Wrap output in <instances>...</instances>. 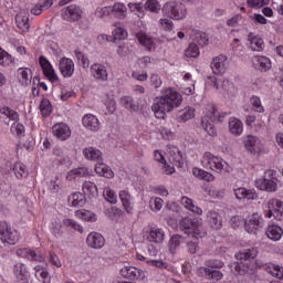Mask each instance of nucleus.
<instances>
[{"mask_svg": "<svg viewBox=\"0 0 283 283\" xmlns=\"http://www.w3.org/2000/svg\"><path fill=\"white\" fill-rule=\"evenodd\" d=\"M185 56L186 59H197V56H200V48H198V44L190 43L185 50Z\"/></svg>", "mask_w": 283, "mask_h": 283, "instance_id": "nucleus-49", "label": "nucleus"}, {"mask_svg": "<svg viewBox=\"0 0 283 283\" xmlns=\"http://www.w3.org/2000/svg\"><path fill=\"white\" fill-rule=\"evenodd\" d=\"M15 23L22 32H28V30H30V18L27 14L15 15Z\"/></svg>", "mask_w": 283, "mask_h": 283, "instance_id": "nucleus-40", "label": "nucleus"}, {"mask_svg": "<svg viewBox=\"0 0 283 283\" xmlns=\"http://www.w3.org/2000/svg\"><path fill=\"white\" fill-rule=\"evenodd\" d=\"M208 222L212 229H222V219L220 214L216 211L208 212Z\"/></svg>", "mask_w": 283, "mask_h": 283, "instance_id": "nucleus-36", "label": "nucleus"}, {"mask_svg": "<svg viewBox=\"0 0 283 283\" xmlns=\"http://www.w3.org/2000/svg\"><path fill=\"white\" fill-rule=\"evenodd\" d=\"M179 229L189 235V249H198L200 238H202V219L185 217L179 220Z\"/></svg>", "mask_w": 283, "mask_h": 283, "instance_id": "nucleus-2", "label": "nucleus"}, {"mask_svg": "<svg viewBox=\"0 0 283 283\" xmlns=\"http://www.w3.org/2000/svg\"><path fill=\"white\" fill-rule=\"evenodd\" d=\"M62 224L74 229V231H77L78 233H83V227L73 219H63Z\"/></svg>", "mask_w": 283, "mask_h": 283, "instance_id": "nucleus-60", "label": "nucleus"}, {"mask_svg": "<svg viewBox=\"0 0 283 283\" xmlns=\"http://www.w3.org/2000/svg\"><path fill=\"white\" fill-rule=\"evenodd\" d=\"M168 244L170 249H178L180 244H185V239L181 235L175 234L170 238Z\"/></svg>", "mask_w": 283, "mask_h": 283, "instance_id": "nucleus-61", "label": "nucleus"}, {"mask_svg": "<svg viewBox=\"0 0 283 283\" xmlns=\"http://www.w3.org/2000/svg\"><path fill=\"white\" fill-rule=\"evenodd\" d=\"M243 145L247 151H250V154H260V151H262V140H260V138L256 136H245L243 139Z\"/></svg>", "mask_w": 283, "mask_h": 283, "instance_id": "nucleus-10", "label": "nucleus"}, {"mask_svg": "<svg viewBox=\"0 0 283 283\" xmlns=\"http://www.w3.org/2000/svg\"><path fill=\"white\" fill-rule=\"evenodd\" d=\"M211 171H216L217 174H222V171H224L226 174H229L231 171V167L224 159L217 157Z\"/></svg>", "mask_w": 283, "mask_h": 283, "instance_id": "nucleus-34", "label": "nucleus"}, {"mask_svg": "<svg viewBox=\"0 0 283 283\" xmlns=\"http://www.w3.org/2000/svg\"><path fill=\"white\" fill-rule=\"evenodd\" d=\"M18 74L20 76V83L21 85H24V87H27V85H30V83H32V70L28 67L19 69Z\"/></svg>", "mask_w": 283, "mask_h": 283, "instance_id": "nucleus-39", "label": "nucleus"}, {"mask_svg": "<svg viewBox=\"0 0 283 283\" xmlns=\"http://www.w3.org/2000/svg\"><path fill=\"white\" fill-rule=\"evenodd\" d=\"M17 255L20 258H27L28 260H32L33 262H43L45 259L43 255L34 252V250L31 249H18Z\"/></svg>", "mask_w": 283, "mask_h": 283, "instance_id": "nucleus-26", "label": "nucleus"}, {"mask_svg": "<svg viewBox=\"0 0 283 283\" xmlns=\"http://www.w3.org/2000/svg\"><path fill=\"white\" fill-rule=\"evenodd\" d=\"M87 176H90V169H87V167H77L66 174V180L72 182V180H78V178H87Z\"/></svg>", "mask_w": 283, "mask_h": 283, "instance_id": "nucleus-24", "label": "nucleus"}, {"mask_svg": "<svg viewBox=\"0 0 283 283\" xmlns=\"http://www.w3.org/2000/svg\"><path fill=\"white\" fill-rule=\"evenodd\" d=\"M256 189L260 191H269L273 193L277 191V182H275V178L268 179L266 177L259 178L254 181Z\"/></svg>", "mask_w": 283, "mask_h": 283, "instance_id": "nucleus-13", "label": "nucleus"}, {"mask_svg": "<svg viewBox=\"0 0 283 283\" xmlns=\"http://www.w3.org/2000/svg\"><path fill=\"white\" fill-rule=\"evenodd\" d=\"M244 224L248 233H258L264 227V219L258 213H252L245 219Z\"/></svg>", "mask_w": 283, "mask_h": 283, "instance_id": "nucleus-8", "label": "nucleus"}, {"mask_svg": "<svg viewBox=\"0 0 283 283\" xmlns=\"http://www.w3.org/2000/svg\"><path fill=\"white\" fill-rule=\"evenodd\" d=\"M120 104L130 112H138V105L134 103V98L130 96H124L120 98Z\"/></svg>", "mask_w": 283, "mask_h": 283, "instance_id": "nucleus-54", "label": "nucleus"}, {"mask_svg": "<svg viewBox=\"0 0 283 283\" xmlns=\"http://www.w3.org/2000/svg\"><path fill=\"white\" fill-rule=\"evenodd\" d=\"M248 42L252 52H262L264 50V40L255 33L248 34Z\"/></svg>", "mask_w": 283, "mask_h": 283, "instance_id": "nucleus-20", "label": "nucleus"}, {"mask_svg": "<svg viewBox=\"0 0 283 283\" xmlns=\"http://www.w3.org/2000/svg\"><path fill=\"white\" fill-rule=\"evenodd\" d=\"M181 205H182V207H185V209L192 211V213H197V216H202V209H200L198 206L193 205L192 199H189L188 197H182Z\"/></svg>", "mask_w": 283, "mask_h": 283, "instance_id": "nucleus-42", "label": "nucleus"}, {"mask_svg": "<svg viewBox=\"0 0 283 283\" xmlns=\"http://www.w3.org/2000/svg\"><path fill=\"white\" fill-rule=\"evenodd\" d=\"M82 191L84 196H88V198L98 197V187H96L92 181H84L82 186Z\"/></svg>", "mask_w": 283, "mask_h": 283, "instance_id": "nucleus-35", "label": "nucleus"}, {"mask_svg": "<svg viewBox=\"0 0 283 283\" xmlns=\"http://www.w3.org/2000/svg\"><path fill=\"white\" fill-rule=\"evenodd\" d=\"M91 74L96 81H107L109 73L107 72V66L101 63H94L91 66Z\"/></svg>", "mask_w": 283, "mask_h": 283, "instance_id": "nucleus-17", "label": "nucleus"}, {"mask_svg": "<svg viewBox=\"0 0 283 283\" xmlns=\"http://www.w3.org/2000/svg\"><path fill=\"white\" fill-rule=\"evenodd\" d=\"M0 113L7 116L10 120H19V113L8 106L1 107Z\"/></svg>", "mask_w": 283, "mask_h": 283, "instance_id": "nucleus-57", "label": "nucleus"}, {"mask_svg": "<svg viewBox=\"0 0 283 283\" xmlns=\"http://www.w3.org/2000/svg\"><path fill=\"white\" fill-rule=\"evenodd\" d=\"M51 233H52L55 238H61V237H63V226L61 224V222L55 221V222L52 223Z\"/></svg>", "mask_w": 283, "mask_h": 283, "instance_id": "nucleus-62", "label": "nucleus"}, {"mask_svg": "<svg viewBox=\"0 0 283 283\" xmlns=\"http://www.w3.org/2000/svg\"><path fill=\"white\" fill-rule=\"evenodd\" d=\"M145 10H148V12H153L155 14H158L160 12V3L158 0H148L144 4Z\"/></svg>", "mask_w": 283, "mask_h": 283, "instance_id": "nucleus-56", "label": "nucleus"}, {"mask_svg": "<svg viewBox=\"0 0 283 283\" xmlns=\"http://www.w3.org/2000/svg\"><path fill=\"white\" fill-rule=\"evenodd\" d=\"M0 240L4 247H14L19 242V232L12 230V227L6 221L0 222Z\"/></svg>", "mask_w": 283, "mask_h": 283, "instance_id": "nucleus-5", "label": "nucleus"}, {"mask_svg": "<svg viewBox=\"0 0 283 283\" xmlns=\"http://www.w3.org/2000/svg\"><path fill=\"white\" fill-rule=\"evenodd\" d=\"M52 134L59 140H67L72 136V129L65 123H57L52 126Z\"/></svg>", "mask_w": 283, "mask_h": 283, "instance_id": "nucleus-11", "label": "nucleus"}, {"mask_svg": "<svg viewBox=\"0 0 283 283\" xmlns=\"http://www.w3.org/2000/svg\"><path fill=\"white\" fill-rule=\"evenodd\" d=\"M266 273L276 277V280H283V268L280 265H275L273 263H269L264 265Z\"/></svg>", "mask_w": 283, "mask_h": 283, "instance_id": "nucleus-37", "label": "nucleus"}, {"mask_svg": "<svg viewBox=\"0 0 283 283\" xmlns=\"http://www.w3.org/2000/svg\"><path fill=\"white\" fill-rule=\"evenodd\" d=\"M146 235L149 242H155V244H161L165 241V231L157 227L146 228Z\"/></svg>", "mask_w": 283, "mask_h": 283, "instance_id": "nucleus-15", "label": "nucleus"}, {"mask_svg": "<svg viewBox=\"0 0 283 283\" xmlns=\"http://www.w3.org/2000/svg\"><path fill=\"white\" fill-rule=\"evenodd\" d=\"M211 70L213 74H217V76L226 74L227 70H229V61L227 55L220 54L213 57L211 62Z\"/></svg>", "mask_w": 283, "mask_h": 283, "instance_id": "nucleus-9", "label": "nucleus"}, {"mask_svg": "<svg viewBox=\"0 0 283 283\" xmlns=\"http://www.w3.org/2000/svg\"><path fill=\"white\" fill-rule=\"evenodd\" d=\"M234 196L238 200H255L258 195L253 190H247V188H237L234 190Z\"/></svg>", "mask_w": 283, "mask_h": 283, "instance_id": "nucleus-33", "label": "nucleus"}, {"mask_svg": "<svg viewBox=\"0 0 283 283\" xmlns=\"http://www.w3.org/2000/svg\"><path fill=\"white\" fill-rule=\"evenodd\" d=\"M218 156L211 154V153H205L201 159V165L205 169H213V165L217 160Z\"/></svg>", "mask_w": 283, "mask_h": 283, "instance_id": "nucleus-44", "label": "nucleus"}, {"mask_svg": "<svg viewBox=\"0 0 283 283\" xmlns=\"http://www.w3.org/2000/svg\"><path fill=\"white\" fill-rule=\"evenodd\" d=\"M128 9L139 18L145 17V3L143 2H130L128 3Z\"/></svg>", "mask_w": 283, "mask_h": 283, "instance_id": "nucleus-47", "label": "nucleus"}, {"mask_svg": "<svg viewBox=\"0 0 283 283\" xmlns=\"http://www.w3.org/2000/svg\"><path fill=\"white\" fill-rule=\"evenodd\" d=\"M229 132L233 134V136H242L244 132V124L239 118L232 117L229 120Z\"/></svg>", "mask_w": 283, "mask_h": 283, "instance_id": "nucleus-30", "label": "nucleus"}, {"mask_svg": "<svg viewBox=\"0 0 283 283\" xmlns=\"http://www.w3.org/2000/svg\"><path fill=\"white\" fill-rule=\"evenodd\" d=\"M86 242L91 249H103L105 247V238L98 232H91L86 238Z\"/></svg>", "mask_w": 283, "mask_h": 283, "instance_id": "nucleus-19", "label": "nucleus"}, {"mask_svg": "<svg viewBox=\"0 0 283 283\" xmlns=\"http://www.w3.org/2000/svg\"><path fill=\"white\" fill-rule=\"evenodd\" d=\"M59 70L64 78H72L74 76V61L69 57H62L59 62Z\"/></svg>", "mask_w": 283, "mask_h": 283, "instance_id": "nucleus-14", "label": "nucleus"}, {"mask_svg": "<svg viewBox=\"0 0 283 283\" xmlns=\"http://www.w3.org/2000/svg\"><path fill=\"white\" fill-rule=\"evenodd\" d=\"M82 123L86 129H90L91 132H98L101 129V122L98 120V117L96 115L86 114L82 118Z\"/></svg>", "mask_w": 283, "mask_h": 283, "instance_id": "nucleus-22", "label": "nucleus"}, {"mask_svg": "<svg viewBox=\"0 0 283 283\" xmlns=\"http://www.w3.org/2000/svg\"><path fill=\"white\" fill-rule=\"evenodd\" d=\"M118 196L126 213H134V197L132 193L128 190H120Z\"/></svg>", "mask_w": 283, "mask_h": 283, "instance_id": "nucleus-18", "label": "nucleus"}, {"mask_svg": "<svg viewBox=\"0 0 283 283\" xmlns=\"http://www.w3.org/2000/svg\"><path fill=\"white\" fill-rule=\"evenodd\" d=\"M95 174H97V176H102L103 178H114V171L103 161H98L96 164Z\"/></svg>", "mask_w": 283, "mask_h": 283, "instance_id": "nucleus-32", "label": "nucleus"}, {"mask_svg": "<svg viewBox=\"0 0 283 283\" xmlns=\"http://www.w3.org/2000/svg\"><path fill=\"white\" fill-rule=\"evenodd\" d=\"M196 116V109L191 106H187L177 113L178 123H187V120H191Z\"/></svg>", "mask_w": 283, "mask_h": 283, "instance_id": "nucleus-29", "label": "nucleus"}, {"mask_svg": "<svg viewBox=\"0 0 283 283\" xmlns=\"http://www.w3.org/2000/svg\"><path fill=\"white\" fill-rule=\"evenodd\" d=\"M63 14L66 21H80L81 17L83 15V11L75 4H71L64 10Z\"/></svg>", "mask_w": 283, "mask_h": 283, "instance_id": "nucleus-23", "label": "nucleus"}, {"mask_svg": "<svg viewBox=\"0 0 283 283\" xmlns=\"http://www.w3.org/2000/svg\"><path fill=\"white\" fill-rule=\"evenodd\" d=\"M198 274L206 277V280H216V282H220L224 274H222L219 270H213L211 268H199Z\"/></svg>", "mask_w": 283, "mask_h": 283, "instance_id": "nucleus-21", "label": "nucleus"}, {"mask_svg": "<svg viewBox=\"0 0 283 283\" xmlns=\"http://www.w3.org/2000/svg\"><path fill=\"white\" fill-rule=\"evenodd\" d=\"M74 54H75L80 65L82 67H84V70H87V67H90V59H87V55H85V53H83L81 51H74Z\"/></svg>", "mask_w": 283, "mask_h": 283, "instance_id": "nucleus-58", "label": "nucleus"}, {"mask_svg": "<svg viewBox=\"0 0 283 283\" xmlns=\"http://www.w3.org/2000/svg\"><path fill=\"white\" fill-rule=\"evenodd\" d=\"M283 230L280 226H270L266 230V235L270 240L277 242V240L282 239Z\"/></svg>", "mask_w": 283, "mask_h": 283, "instance_id": "nucleus-38", "label": "nucleus"}, {"mask_svg": "<svg viewBox=\"0 0 283 283\" xmlns=\"http://www.w3.org/2000/svg\"><path fill=\"white\" fill-rule=\"evenodd\" d=\"M161 10L164 17H168V19L181 21L182 19L187 18V7H185V4H182L181 2H166Z\"/></svg>", "mask_w": 283, "mask_h": 283, "instance_id": "nucleus-4", "label": "nucleus"}, {"mask_svg": "<svg viewBox=\"0 0 283 283\" xmlns=\"http://www.w3.org/2000/svg\"><path fill=\"white\" fill-rule=\"evenodd\" d=\"M237 260L242 262H247V260H255L258 258V250L256 249H243L235 254Z\"/></svg>", "mask_w": 283, "mask_h": 283, "instance_id": "nucleus-31", "label": "nucleus"}, {"mask_svg": "<svg viewBox=\"0 0 283 283\" xmlns=\"http://www.w3.org/2000/svg\"><path fill=\"white\" fill-rule=\"evenodd\" d=\"M40 112L43 118H48L52 114V103L48 98H43L40 103Z\"/></svg>", "mask_w": 283, "mask_h": 283, "instance_id": "nucleus-50", "label": "nucleus"}, {"mask_svg": "<svg viewBox=\"0 0 283 283\" xmlns=\"http://www.w3.org/2000/svg\"><path fill=\"white\" fill-rule=\"evenodd\" d=\"M13 171L19 180L22 178H28V168L23 165V163H15L13 166Z\"/></svg>", "mask_w": 283, "mask_h": 283, "instance_id": "nucleus-48", "label": "nucleus"}, {"mask_svg": "<svg viewBox=\"0 0 283 283\" xmlns=\"http://www.w3.org/2000/svg\"><path fill=\"white\" fill-rule=\"evenodd\" d=\"M69 202H71L72 207H83L85 205V196L81 192H74L69 198Z\"/></svg>", "mask_w": 283, "mask_h": 283, "instance_id": "nucleus-52", "label": "nucleus"}, {"mask_svg": "<svg viewBox=\"0 0 283 283\" xmlns=\"http://www.w3.org/2000/svg\"><path fill=\"white\" fill-rule=\"evenodd\" d=\"M13 273L17 276V279L21 280L22 282L28 280V269L23 263H15L13 265Z\"/></svg>", "mask_w": 283, "mask_h": 283, "instance_id": "nucleus-41", "label": "nucleus"}, {"mask_svg": "<svg viewBox=\"0 0 283 283\" xmlns=\"http://www.w3.org/2000/svg\"><path fill=\"white\" fill-rule=\"evenodd\" d=\"M192 174L196 178H199V180H206V182H213L216 177L211 175V172H208L200 168H193Z\"/></svg>", "mask_w": 283, "mask_h": 283, "instance_id": "nucleus-45", "label": "nucleus"}, {"mask_svg": "<svg viewBox=\"0 0 283 283\" xmlns=\"http://www.w3.org/2000/svg\"><path fill=\"white\" fill-rule=\"evenodd\" d=\"M136 39L140 43V45H144L146 50L151 52V50H156V43L154 42V38L146 35L145 32H138L136 34Z\"/></svg>", "mask_w": 283, "mask_h": 283, "instance_id": "nucleus-28", "label": "nucleus"}, {"mask_svg": "<svg viewBox=\"0 0 283 283\" xmlns=\"http://www.w3.org/2000/svg\"><path fill=\"white\" fill-rule=\"evenodd\" d=\"M111 11L114 12L117 19H125L127 17V7H125L120 2H116L112 8Z\"/></svg>", "mask_w": 283, "mask_h": 283, "instance_id": "nucleus-46", "label": "nucleus"}, {"mask_svg": "<svg viewBox=\"0 0 283 283\" xmlns=\"http://www.w3.org/2000/svg\"><path fill=\"white\" fill-rule=\"evenodd\" d=\"M182 105V95L174 91V88H165L161 96L156 97L151 109L156 118H165L169 112H174L175 107Z\"/></svg>", "mask_w": 283, "mask_h": 283, "instance_id": "nucleus-1", "label": "nucleus"}, {"mask_svg": "<svg viewBox=\"0 0 283 283\" xmlns=\"http://www.w3.org/2000/svg\"><path fill=\"white\" fill-rule=\"evenodd\" d=\"M250 103H251L254 112H258L259 114H264V106H262V101L260 99V97L253 95L250 98Z\"/></svg>", "mask_w": 283, "mask_h": 283, "instance_id": "nucleus-59", "label": "nucleus"}, {"mask_svg": "<svg viewBox=\"0 0 283 283\" xmlns=\"http://www.w3.org/2000/svg\"><path fill=\"white\" fill-rule=\"evenodd\" d=\"M253 65L260 72H269L271 70V60L266 56H254Z\"/></svg>", "mask_w": 283, "mask_h": 283, "instance_id": "nucleus-27", "label": "nucleus"}, {"mask_svg": "<svg viewBox=\"0 0 283 283\" xmlns=\"http://www.w3.org/2000/svg\"><path fill=\"white\" fill-rule=\"evenodd\" d=\"M168 160L174 165L175 167L182 168L185 165V159H182V154L180 153V149L176 146H169L168 147Z\"/></svg>", "mask_w": 283, "mask_h": 283, "instance_id": "nucleus-16", "label": "nucleus"}, {"mask_svg": "<svg viewBox=\"0 0 283 283\" xmlns=\"http://www.w3.org/2000/svg\"><path fill=\"white\" fill-rule=\"evenodd\" d=\"M12 63H14V57L0 48V65L2 67H9Z\"/></svg>", "mask_w": 283, "mask_h": 283, "instance_id": "nucleus-51", "label": "nucleus"}, {"mask_svg": "<svg viewBox=\"0 0 283 283\" xmlns=\"http://www.w3.org/2000/svg\"><path fill=\"white\" fill-rule=\"evenodd\" d=\"M83 156L86 160H93L94 163H103V153L95 147L84 148Z\"/></svg>", "mask_w": 283, "mask_h": 283, "instance_id": "nucleus-25", "label": "nucleus"}, {"mask_svg": "<svg viewBox=\"0 0 283 283\" xmlns=\"http://www.w3.org/2000/svg\"><path fill=\"white\" fill-rule=\"evenodd\" d=\"M49 8H52V0H44L42 4H35L31 9V14H34L35 17H39L43 10H48Z\"/></svg>", "mask_w": 283, "mask_h": 283, "instance_id": "nucleus-53", "label": "nucleus"}, {"mask_svg": "<svg viewBox=\"0 0 283 283\" xmlns=\"http://www.w3.org/2000/svg\"><path fill=\"white\" fill-rule=\"evenodd\" d=\"M226 116L227 113H221L218 111V107L208 105L206 107V116L201 120L202 128L205 132H207V134H209V136H216L218 132L216 130L213 123H222Z\"/></svg>", "mask_w": 283, "mask_h": 283, "instance_id": "nucleus-3", "label": "nucleus"}, {"mask_svg": "<svg viewBox=\"0 0 283 283\" xmlns=\"http://www.w3.org/2000/svg\"><path fill=\"white\" fill-rule=\"evenodd\" d=\"M119 275L125 280H137V282H143L147 277V273L136 266H124L119 271Z\"/></svg>", "mask_w": 283, "mask_h": 283, "instance_id": "nucleus-7", "label": "nucleus"}, {"mask_svg": "<svg viewBox=\"0 0 283 283\" xmlns=\"http://www.w3.org/2000/svg\"><path fill=\"white\" fill-rule=\"evenodd\" d=\"M268 212L265 213L266 218H274L282 222L283 220V201L280 199H270L268 201Z\"/></svg>", "mask_w": 283, "mask_h": 283, "instance_id": "nucleus-6", "label": "nucleus"}, {"mask_svg": "<svg viewBox=\"0 0 283 283\" xmlns=\"http://www.w3.org/2000/svg\"><path fill=\"white\" fill-rule=\"evenodd\" d=\"M75 217L85 222H96V213L90 210H77L75 211Z\"/></svg>", "mask_w": 283, "mask_h": 283, "instance_id": "nucleus-43", "label": "nucleus"}, {"mask_svg": "<svg viewBox=\"0 0 283 283\" xmlns=\"http://www.w3.org/2000/svg\"><path fill=\"white\" fill-rule=\"evenodd\" d=\"M103 197L111 205H116V202H118V197L116 196V192L109 187L104 188Z\"/></svg>", "mask_w": 283, "mask_h": 283, "instance_id": "nucleus-55", "label": "nucleus"}, {"mask_svg": "<svg viewBox=\"0 0 283 283\" xmlns=\"http://www.w3.org/2000/svg\"><path fill=\"white\" fill-rule=\"evenodd\" d=\"M39 63L43 70V74L51 83H56L59 81V76H56V72H54V67L45 56L41 55L39 57Z\"/></svg>", "mask_w": 283, "mask_h": 283, "instance_id": "nucleus-12", "label": "nucleus"}, {"mask_svg": "<svg viewBox=\"0 0 283 283\" xmlns=\"http://www.w3.org/2000/svg\"><path fill=\"white\" fill-rule=\"evenodd\" d=\"M164 203L165 201L161 198L156 197L150 200V208L153 211H160V209H163Z\"/></svg>", "mask_w": 283, "mask_h": 283, "instance_id": "nucleus-63", "label": "nucleus"}, {"mask_svg": "<svg viewBox=\"0 0 283 283\" xmlns=\"http://www.w3.org/2000/svg\"><path fill=\"white\" fill-rule=\"evenodd\" d=\"M113 35L115 39H117L118 41H123V39H127V31L120 27H117L114 31H113Z\"/></svg>", "mask_w": 283, "mask_h": 283, "instance_id": "nucleus-64", "label": "nucleus"}]
</instances>
